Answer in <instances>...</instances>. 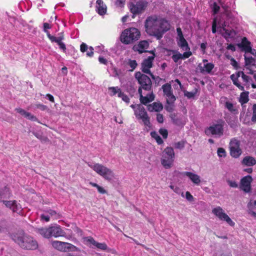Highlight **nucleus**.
<instances>
[{"instance_id": "6ab92c4d", "label": "nucleus", "mask_w": 256, "mask_h": 256, "mask_svg": "<svg viewBox=\"0 0 256 256\" xmlns=\"http://www.w3.org/2000/svg\"><path fill=\"white\" fill-rule=\"evenodd\" d=\"M242 164L248 166H252L256 164V160L252 156H246L243 158Z\"/></svg>"}, {"instance_id": "4468645a", "label": "nucleus", "mask_w": 256, "mask_h": 256, "mask_svg": "<svg viewBox=\"0 0 256 256\" xmlns=\"http://www.w3.org/2000/svg\"><path fill=\"white\" fill-rule=\"evenodd\" d=\"M149 44L147 40H141L138 44H134L132 47V50L135 52H138L140 54H142L147 51L145 50L148 48Z\"/></svg>"}, {"instance_id": "c756f323", "label": "nucleus", "mask_w": 256, "mask_h": 256, "mask_svg": "<svg viewBox=\"0 0 256 256\" xmlns=\"http://www.w3.org/2000/svg\"><path fill=\"white\" fill-rule=\"evenodd\" d=\"M248 92H242L240 94V102L242 104H246L248 102Z\"/></svg>"}, {"instance_id": "dca6fc26", "label": "nucleus", "mask_w": 256, "mask_h": 256, "mask_svg": "<svg viewBox=\"0 0 256 256\" xmlns=\"http://www.w3.org/2000/svg\"><path fill=\"white\" fill-rule=\"evenodd\" d=\"M214 68V64L212 63L204 64V66H202L201 64H200L198 66V68L200 70L201 73L206 72L208 74L210 73Z\"/></svg>"}, {"instance_id": "09e8293b", "label": "nucleus", "mask_w": 256, "mask_h": 256, "mask_svg": "<svg viewBox=\"0 0 256 256\" xmlns=\"http://www.w3.org/2000/svg\"><path fill=\"white\" fill-rule=\"evenodd\" d=\"M174 103L166 104L165 106V109L168 112H172L174 110Z\"/></svg>"}, {"instance_id": "4c0bfd02", "label": "nucleus", "mask_w": 256, "mask_h": 256, "mask_svg": "<svg viewBox=\"0 0 256 256\" xmlns=\"http://www.w3.org/2000/svg\"><path fill=\"white\" fill-rule=\"evenodd\" d=\"M240 142L236 139H233L230 140V148H240Z\"/></svg>"}, {"instance_id": "aec40b11", "label": "nucleus", "mask_w": 256, "mask_h": 256, "mask_svg": "<svg viewBox=\"0 0 256 256\" xmlns=\"http://www.w3.org/2000/svg\"><path fill=\"white\" fill-rule=\"evenodd\" d=\"M96 8L98 9V12L100 15H103L106 14V7L104 4L102 0H97L96 2Z\"/></svg>"}, {"instance_id": "a211bd4d", "label": "nucleus", "mask_w": 256, "mask_h": 256, "mask_svg": "<svg viewBox=\"0 0 256 256\" xmlns=\"http://www.w3.org/2000/svg\"><path fill=\"white\" fill-rule=\"evenodd\" d=\"M182 174L188 176L190 179L195 184H199L200 182V177L196 174L191 172H185L182 173Z\"/></svg>"}, {"instance_id": "37998d69", "label": "nucleus", "mask_w": 256, "mask_h": 256, "mask_svg": "<svg viewBox=\"0 0 256 256\" xmlns=\"http://www.w3.org/2000/svg\"><path fill=\"white\" fill-rule=\"evenodd\" d=\"M192 54V53L191 52H190V50H187L182 54H180V59H186V58H189Z\"/></svg>"}, {"instance_id": "de8ad7c7", "label": "nucleus", "mask_w": 256, "mask_h": 256, "mask_svg": "<svg viewBox=\"0 0 256 256\" xmlns=\"http://www.w3.org/2000/svg\"><path fill=\"white\" fill-rule=\"evenodd\" d=\"M26 118H28V120H33V121H36L37 120V118L32 115L30 112H26V114L24 116Z\"/></svg>"}, {"instance_id": "58836bf2", "label": "nucleus", "mask_w": 256, "mask_h": 256, "mask_svg": "<svg viewBox=\"0 0 256 256\" xmlns=\"http://www.w3.org/2000/svg\"><path fill=\"white\" fill-rule=\"evenodd\" d=\"M150 68L146 66H142V70L143 72L148 74L152 79L156 78L155 76L151 72Z\"/></svg>"}, {"instance_id": "20e7f679", "label": "nucleus", "mask_w": 256, "mask_h": 256, "mask_svg": "<svg viewBox=\"0 0 256 256\" xmlns=\"http://www.w3.org/2000/svg\"><path fill=\"white\" fill-rule=\"evenodd\" d=\"M35 230L46 238H49L52 236L58 237L64 235V232L60 228L56 226H50L48 228H37Z\"/></svg>"}, {"instance_id": "393cba45", "label": "nucleus", "mask_w": 256, "mask_h": 256, "mask_svg": "<svg viewBox=\"0 0 256 256\" xmlns=\"http://www.w3.org/2000/svg\"><path fill=\"white\" fill-rule=\"evenodd\" d=\"M248 213L252 216L256 218V200L254 201V203L251 202L248 204Z\"/></svg>"}, {"instance_id": "5fc2aeb1", "label": "nucleus", "mask_w": 256, "mask_h": 256, "mask_svg": "<svg viewBox=\"0 0 256 256\" xmlns=\"http://www.w3.org/2000/svg\"><path fill=\"white\" fill-rule=\"evenodd\" d=\"M227 182L230 187L235 188L238 187V184L235 181L228 180Z\"/></svg>"}, {"instance_id": "c03bdc74", "label": "nucleus", "mask_w": 256, "mask_h": 256, "mask_svg": "<svg viewBox=\"0 0 256 256\" xmlns=\"http://www.w3.org/2000/svg\"><path fill=\"white\" fill-rule=\"evenodd\" d=\"M211 7L212 12H214V14H216L219 12L220 7L217 4L216 2H214L213 4H212Z\"/></svg>"}, {"instance_id": "39448f33", "label": "nucleus", "mask_w": 256, "mask_h": 256, "mask_svg": "<svg viewBox=\"0 0 256 256\" xmlns=\"http://www.w3.org/2000/svg\"><path fill=\"white\" fill-rule=\"evenodd\" d=\"M174 158V152L173 148L166 147L163 152L162 158L161 160L162 164L166 168H170Z\"/></svg>"}, {"instance_id": "7ed1b4c3", "label": "nucleus", "mask_w": 256, "mask_h": 256, "mask_svg": "<svg viewBox=\"0 0 256 256\" xmlns=\"http://www.w3.org/2000/svg\"><path fill=\"white\" fill-rule=\"evenodd\" d=\"M140 36V32L135 28H130L124 30L120 36V41L125 44L134 43Z\"/></svg>"}, {"instance_id": "7c9ffc66", "label": "nucleus", "mask_w": 256, "mask_h": 256, "mask_svg": "<svg viewBox=\"0 0 256 256\" xmlns=\"http://www.w3.org/2000/svg\"><path fill=\"white\" fill-rule=\"evenodd\" d=\"M162 89L164 94L166 96H170V94L172 92L170 84L166 83L162 86Z\"/></svg>"}, {"instance_id": "2f4dec72", "label": "nucleus", "mask_w": 256, "mask_h": 256, "mask_svg": "<svg viewBox=\"0 0 256 256\" xmlns=\"http://www.w3.org/2000/svg\"><path fill=\"white\" fill-rule=\"evenodd\" d=\"M32 134L36 137L38 139L41 140L42 142H50V140L46 136L42 135V133L33 132Z\"/></svg>"}, {"instance_id": "6e6d98bb", "label": "nucleus", "mask_w": 256, "mask_h": 256, "mask_svg": "<svg viewBox=\"0 0 256 256\" xmlns=\"http://www.w3.org/2000/svg\"><path fill=\"white\" fill-rule=\"evenodd\" d=\"M36 108L41 110H49V108L47 106L42 104H36Z\"/></svg>"}, {"instance_id": "e2e57ef3", "label": "nucleus", "mask_w": 256, "mask_h": 256, "mask_svg": "<svg viewBox=\"0 0 256 256\" xmlns=\"http://www.w3.org/2000/svg\"><path fill=\"white\" fill-rule=\"evenodd\" d=\"M124 0H116V4L118 6L122 7L124 4Z\"/></svg>"}, {"instance_id": "774afa93", "label": "nucleus", "mask_w": 256, "mask_h": 256, "mask_svg": "<svg viewBox=\"0 0 256 256\" xmlns=\"http://www.w3.org/2000/svg\"><path fill=\"white\" fill-rule=\"evenodd\" d=\"M60 46V48L63 50L64 52H65L66 50V47L64 44L62 42H59L57 43Z\"/></svg>"}, {"instance_id": "ea45409f", "label": "nucleus", "mask_w": 256, "mask_h": 256, "mask_svg": "<svg viewBox=\"0 0 256 256\" xmlns=\"http://www.w3.org/2000/svg\"><path fill=\"white\" fill-rule=\"evenodd\" d=\"M166 97L168 98L166 104L174 103L176 100V98L172 92L170 93V96H167Z\"/></svg>"}, {"instance_id": "bb28decb", "label": "nucleus", "mask_w": 256, "mask_h": 256, "mask_svg": "<svg viewBox=\"0 0 256 256\" xmlns=\"http://www.w3.org/2000/svg\"><path fill=\"white\" fill-rule=\"evenodd\" d=\"M244 61H245V65L246 66H255L256 63V58H254L252 56H247L244 55Z\"/></svg>"}, {"instance_id": "f257e3e1", "label": "nucleus", "mask_w": 256, "mask_h": 256, "mask_svg": "<svg viewBox=\"0 0 256 256\" xmlns=\"http://www.w3.org/2000/svg\"><path fill=\"white\" fill-rule=\"evenodd\" d=\"M144 28L148 34L160 40L164 34L170 30V25L166 20L159 19L156 16H152L148 17L146 20Z\"/></svg>"}, {"instance_id": "4d7b16f0", "label": "nucleus", "mask_w": 256, "mask_h": 256, "mask_svg": "<svg viewBox=\"0 0 256 256\" xmlns=\"http://www.w3.org/2000/svg\"><path fill=\"white\" fill-rule=\"evenodd\" d=\"M186 198L187 200L190 202H192L194 200V197L189 192H186Z\"/></svg>"}, {"instance_id": "ddd939ff", "label": "nucleus", "mask_w": 256, "mask_h": 256, "mask_svg": "<svg viewBox=\"0 0 256 256\" xmlns=\"http://www.w3.org/2000/svg\"><path fill=\"white\" fill-rule=\"evenodd\" d=\"M207 135L210 134H217L221 136L223 134L224 128L223 126L221 124H216L210 126L205 131Z\"/></svg>"}, {"instance_id": "a878e982", "label": "nucleus", "mask_w": 256, "mask_h": 256, "mask_svg": "<svg viewBox=\"0 0 256 256\" xmlns=\"http://www.w3.org/2000/svg\"><path fill=\"white\" fill-rule=\"evenodd\" d=\"M154 56H148L147 58L144 60L142 63V66H146L148 68H151L152 66V61L154 60Z\"/></svg>"}, {"instance_id": "864d4df0", "label": "nucleus", "mask_w": 256, "mask_h": 256, "mask_svg": "<svg viewBox=\"0 0 256 256\" xmlns=\"http://www.w3.org/2000/svg\"><path fill=\"white\" fill-rule=\"evenodd\" d=\"M231 61V64L234 67V68L236 70H238L240 68V66H238V64L236 61L234 60V58H230Z\"/></svg>"}, {"instance_id": "9b49d317", "label": "nucleus", "mask_w": 256, "mask_h": 256, "mask_svg": "<svg viewBox=\"0 0 256 256\" xmlns=\"http://www.w3.org/2000/svg\"><path fill=\"white\" fill-rule=\"evenodd\" d=\"M84 240L88 242L89 244V246L92 248H96L103 250H108L107 245L105 243H99L96 242L94 238L91 236L84 238Z\"/></svg>"}, {"instance_id": "2eb2a0df", "label": "nucleus", "mask_w": 256, "mask_h": 256, "mask_svg": "<svg viewBox=\"0 0 256 256\" xmlns=\"http://www.w3.org/2000/svg\"><path fill=\"white\" fill-rule=\"evenodd\" d=\"M88 166L101 176H104L105 171L108 169V168L99 164H88Z\"/></svg>"}, {"instance_id": "680f3d73", "label": "nucleus", "mask_w": 256, "mask_h": 256, "mask_svg": "<svg viewBox=\"0 0 256 256\" xmlns=\"http://www.w3.org/2000/svg\"><path fill=\"white\" fill-rule=\"evenodd\" d=\"M118 87H110L108 88V90H112V95L114 96L116 93H118Z\"/></svg>"}, {"instance_id": "0eeeda50", "label": "nucleus", "mask_w": 256, "mask_h": 256, "mask_svg": "<svg viewBox=\"0 0 256 256\" xmlns=\"http://www.w3.org/2000/svg\"><path fill=\"white\" fill-rule=\"evenodd\" d=\"M135 78L138 80L142 89L146 90H151L152 82L148 76L142 74L140 72H138L135 73Z\"/></svg>"}, {"instance_id": "b1692460", "label": "nucleus", "mask_w": 256, "mask_h": 256, "mask_svg": "<svg viewBox=\"0 0 256 256\" xmlns=\"http://www.w3.org/2000/svg\"><path fill=\"white\" fill-rule=\"evenodd\" d=\"M170 118L172 122L176 125L178 126L183 125L182 118L178 116L177 114H176L175 113H172L170 114Z\"/></svg>"}, {"instance_id": "338daca9", "label": "nucleus", "mask_w": 256, "mask_h": 256, "mask_svg": "<svg viewBox=\"0 0 256 256\" xmlns=\"http://www.w3.org/2000/svg\"><path fill=\"white\" fill-rule=\"evenodd\" d=\"M229 38H234L236 35V32L234 30H229Z\"/></svg>"}, {"instance_id": "4be33fe9", "label": "nucleus", "mask_w": 256, "mask_h": 256, "mask_svg": "<svg viewBox=\"0 0 256 256\" xmlns=\"http://www.w3.org/2000/svg\"><path fill=\"white\" fill-rule=\"evenodd\" d=\"M178 45L181 48H182L183 50L187 51L190 50V48L188 45V43L184 36L178 38Z\"/></svg>"}, {"instance_id": "49530a36", "label": "nucleus", "mask_w": 256, "mask_h": 256, "mask_svg": "<svg viewBox=\"0 0 256 256\" xmlns=\"http://www.w3.org/2000/svg\"><path fill=\"white\" fill-rule=\"evenodd\" d=\"M160 134L164 138H166L168 136V132L167 130L161 128L159 130Z\"/></svg>"}, {"instance_id": "1a4fd4ad", "label": "nucleus", "mask_w": 256, "mask_h": 256, "mask_svg": "<svg viewBox=\"0 0 256 256\" xmlns=\"http://www.w3.org/2000/svg\"><path fill=\"white\" fill-rule=\"evenodd\" d=\"M212 212L220 220L226 221L230 226H234V222H232L227 214L224 212L223 210L220 206L214 208Z\"/></svg>"}, {"instance_id": "f8f14e48", "label": "nucleus", "mask_w": 256, "mask_h": 256, "mask_svg": "<svg viewBox=\"0 0 256 256\" xmlns=\"http://www.w3.org/2000/svg\"><path fill=\"white\" fill-rule=\"evenodd\" d=\"M4 204L6 206L11 210L13 212H16L19 214H21L22 208L20 204L16 200L4 201Z\"/></svg>"}, {"instance_id": "79ce46f5", "label": "nucleus", "mask_w": 256, "mask_h": 256, "mask_svg": "<svg viewBox=\"0 0 256 256\" xmlns=\"http://www.w3.org/2000/svg\"><path fill=\"white\" fill-rule=\"evenodd\" d=\"M128 64L132 68L131 71L134 70L138 66V64L135 60H128Z\"/></svg>"}, {"instance_id": "3c124183", "label": "nucleus", "mask_w": 256, "mask_h": 256, "mask_svg": "<svg viewBox=\"0 0 256 256\" xmlns=\"http://www.w3.org/2000/svg\"><path fill=\"white\" fill-rule=\"evenodd\" d=\"M253 114L252 120L253 122H256V104H254L252 106Z\"/></svg>"}, {"instance_id": "473e14b6", "label": "nucleus", "mask_w": 256, "mask_h": 256, "mask_svg": "<svg viewBox=\"0 0 256 256\" xmlns=\"http://www.w3.org/2000/svg\"><path fill=\"white\" fill-rule=\"evenodd\" d=\"M150 136H152V138H154L156 140L157 143L158 144H163V142H164L163 140L160 138V136H158V134H157V132H155V131L152 132H150Z\"/></svg>"}, {"instance_id": "423d86ee", "label": "nucleus", "mask_w": 256, "mask_h": 256, "mask_svg": "<svg viewBox=\"0 0 256 256\" xmlns=\"http://www.w3.org/2000/svg\"><path fill=\"white\" fill-rule=\"evenodd\" d=\"M148 2L143 0H138L136 4L132 2L130 4L129 8L130 12L132 14V18H134L136 15L143 13L148 6Z\"/></svg>"}, {"instance_id": "8fccbe9b", "label": "nucleus", "mask_w": 256, "mask_h": 256, "mask_svg": "<svg viewBox=\"0 0 256 256\" xmlns=\"http://www.w3.org/2000/svg\"><path fill=\"white\" fill-rule=\"evenodd\" d=\"M196 92H189L188 91H184V96H186L188 98H193L196 95Z\"/></svg>"}, {"instance_id": "f3484780", "label": "nucleus", "mask_w": 256, "mask_h": 256, "mask_svg": "<svg viewBox=\"0 0 256 256\" xmlns=\"http://www.w3.org/2000/svg\"><path fill=\"white\" fill-rule=\"evenodd\" d=\"M10 196L9 188L7 186L0 190V202L4 203V201H6L5 199L10 198Z\"/></svg>"}, {"instance_id": "5701e85b", "label": "nucleus", "mask_w": 256, "mask_h": 256, "mask_svg": "<svg viewBox=\"0 0 256 256\" xmlns=\"http://www.w3.org/2000/svg\"><path fill=\"white\" fill-rule=\"evenodd\" d=\"M10 226L6 220H0V233H10Z\"/></svg>"}, {"instance_id": "412c9836", "label": "nucleus", "mask_w": 256, "mask_h": 256, "mask_svg": "<svg viewBox=\"0 0 256 256\" xmlns=\"http://www.w3.org/2000/svg\"><path fill=\"white\" fill-rule=\"evenodd\" d=\"M137 109L135 110V115L136 117L140 119L141 116H143L148 114L145 108L141 104H137Z\"/></svg>"}, {"instance_id": "bf43d9fd", "label": "nucleus", "mask_w": 256, "mask_h": 256, "mask_svg": "<svg viewBox=\"0 0 256 256\" xmlns=\"http://www.w3.org/2000/svg\"><path fill=\"white\" fill-rule=\"evenodd\" d=\"M88 48V46L84 42L80 45V50L82 52H86Z\"/></svg>"}, {"instance_id": "e433bc0d", "label": "nucleus", "mask_w": 256, "mask_h": 256, "mask_svg": "<svg viewBox=\"0 0 256 256\" xmlns=\"http://www.w3.org/2000/svg\"><path fill=\"white\" fill-rule=\"evenodd\" d=\"M226 107L228 110L230 112L234 114L238 113L237 110L234 108L232 104L227 102H226Z\"/></svg>"}, {"instance_id": "a18cd8bd", "label": "nucleus", "mask_w": 256, "mask_h": 256, "mask_svg": "<svg viewBox=\"0 0 256 256\" xmlns=\"http://www.w3.org/2000/svg\"><path fill=\"white\" fill-rule=\"evenodd\" d=\"M217 153L220 157H225L226 156V152L224 149L222 148L218 149Z\"/></svg>"}, {"instance_id": "cd10ccee", "label": "nucleus", "mask_w": 256, "mask_h": 256, "mask_svg": "<svg viewBox=\"0 0 256 256\" xmlns=\"http://www.w3.org/2000/svg\"><path fill=\"white\" fill-rule=\"evenodd\" d=\"M106 180L108 181H112L114 178V174L113 172L108 168V170H106L104 174V176H102Z\"/></svg>"}, {"instance_id": "13d9d810", "label": "nucleus", "mask_w": 256, "mask_h": 256, "mask_svg": "<svg viewBox=\"0 0 256 256\" xmlns=\"http://www.w3.org/2000/svg\"><path fill=\"white\" fill-rule=\"evenodd\" d=\"M156 120L159 123H162L164 122V116L162 114H158L156 115Z\"/></svg>"}, {"instance_id": "603ef678", "label": "nucleus", "mask_w": 256, "mask_h": 256, "mask_svg": "<svg viewBox=\"0 0 256 256\" xmlns=\"http://www.w3.org/2000/svg\"><path fill=\"white\" fill-rule=\"evenodd\" d=\"M180 53L177 52L176 54H173L172 56V59L175 62H178L180 59Z\"/></svg>"}, {"instance_id": "9d476101", "label": "nucleus", "mask_w": 256, "mask_h": 256, "mask_svg": "<svg viewBox=\"0 0 256 256\" xmlns=\"http://www.w3.org/2000/svg\"><path fill=\"white\" fill-rule=\"evenodd\" d=\"M252 178L251 176L248 175L243 177L240 181V188L245 192H251V183L252 182Z\"/></svg>"}, {"instance_id": "f704fd0d", "label": "nucleus", "mask_w": 256, "mask_h": 256, "mask_svg": "<svg viewBox=\"0 0 256 256\" xmlns=\"http://www.w3.org/2000/svg\"><path fill=\"white\" fill-rule=\"evenodd\" d=\"M152 106L155 112H159L163 109V106L160 102H154L152 103Z\"/></svg>"}, {"instance_id": "0e129e2a", "label": "nucleus", "mask_w": 256, "mask_h": 256, "mask_svg": "<svg viewBox=\"0 0 256 256\" xmlns=\"http://www.w3.org/2000/svg\"><path fill=\"white\" fill-rule=\"evenodd\" d=\"M244 69L247 70L246 72L248 74H254V71L252 70V69L250 68V66H244Z\"/></svg>"}, {"instance_id": "c9c22d12", "label": "nucleus", "mask_w": 256, "mask_h": 256, "mask_svg": "<svg viewBox=\"0 0 256 256\" xmlns=\"http://www.w3.org/2000/svg\"><path fill=\"white\" fill-rule=\"evenodd\" d=\"M140 100L142 104L146 105L147 104L153 101V98L149 100L148 96H144L142 95H141L140 96Z\"/></svg>"}, {"instance_id": "052dcab7", "label": "nucleus", "mask_w": 256, "mask_h": 256, "mask_svg": "<svg viewBox=\"0 0 256 256\" xmlns=\"http://www.w3.org/2000/svg\"><path fill=\"white\" fill-rule=\"evenodd\" d=\"M242 78L244 82L246 83H248L249 82V80H251L250 78L248 76H246L244 73L242 74Z\"/></svg>"}, {"instance_id": "a19ab883", "label": "nucleus", "mask_w": 256, "mask_h": 256, "mask_svg": "<svg viewBox=\"0 0 256 256\" xmlns=\"http://www.w3.org/2000/svg\"><path fill=\"white\" fill-rule=\"evenodd\" d=\"M185 143L186 142L184 140L177 142L174 144V147L176 148L182 150L184 148Z\"/></svg>"}, {"instance_id": "f03ea898", "label": "nucleus", "mask_w": 256, "mask_h": 256, "mask_svg": "<svg viewBox=\"0 0 256 256\" xmlns=\"http://www.w3.org/2000/svg\"><path fill=\"white\" fill-rule=\"evenodd\" d=\"M10 236L12 240L22 248L33 250L38 248L36 242L34 240L32 237L25 235L22 230L10 234Z\"/></svg>"}, {"instance_id": "69168bd1", "label": "nucleus", "mask_w": 256, "mask_h": 256, "mask_svg": "<svg viewBox=\"0 0 256 256\" xmlns=\"http://www.w3.org/2000/svg\"><path fill=\"white\" fill-rule=\"evenodd\" d=\"M18 112L20 113L22 116H24L26 112V111H25L24 110L20 108H16L15 110Z\"/></svg>"}, {"instance_id": "c85d7f7f", "label": "nucleus", "mask_w": 256, "mask_h": 256, "mask_svg": "<svg viewBox=\"0 0 256 256\" xmlns=\"http://www.w3.org/2000/svg\"><path fill=\"white\" fill-rule=\"evenodd\" d=\"M241 154L242 150L240 148H230V154L232 157L238 158L240 156Z\"/></svg>"}, {"instance_id": "6e6552de", "label": "nucleus", "mask_w": 256, "mask_h": 256, "mask_svg": "<svg viewBox=\"0 0 256 256\" xmlns=\"http://www.w3.org/2000/svg\"><path fill=\"white\" fill-rule=\"evenodd\" d=\"M52 246L56 249L60 251L74 252L77 250V248L74 245L65 242L60 241H54L52 243Z\"/></svg>"}, {"instance_id": "72a5a7b5", "label": "nucleus", "mask_w": 256, "mask_h": 256, "mask_svg": "<svg viewBox=\"0 0 256 256\" xmlns=\"http://www.w3.org/2000/svg\"><path fill=\"white\" fill-rule=\"evenodd\" d=\"M140 119L142 120L145 126L149 128L151 127L152 125L150 122V118L148 116V114L143 116H141V118Z\"/></svg>"}]
</instances>
